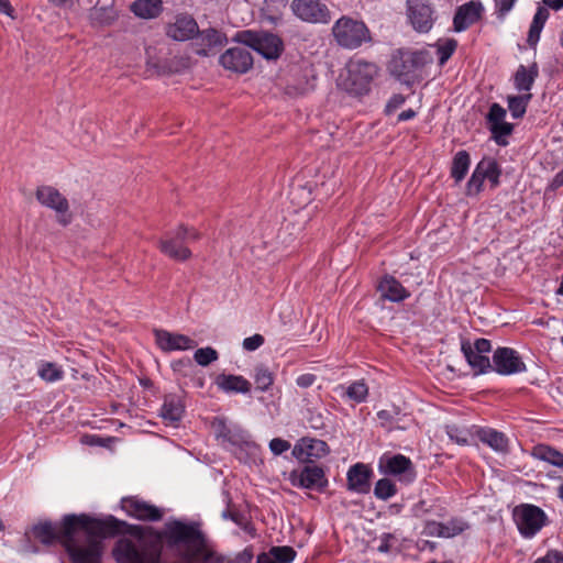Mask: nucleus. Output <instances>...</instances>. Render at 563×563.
Wrapping results in <instances>:
<instances>
[{
	"instance_id": "nucleus-1",
	"label": "nucleus",
	"mask_w": 563,
	"mask_h": 563,
	"mask_svg": "<svg viewBox=\"0 0 563 563\" xmlns=\"http://www.w3.org/2000/svg\"><path fill=\"white\" fill-rule=\"evenodd\" d=\"M119 519L108 516L93 518L87 514H68L64 522V550L70 563H101L104 552L103 539L109 537Z\"/></svg>"
},
{
	"instance_id": "nucleus-2",
	"label": "nucleus",
	"mask_w": 563,
	"mask_h": 563,
	"mask_svg": "<svg viewBox=\"0 0 563 563\" xmlns=\"http://www.w3.org/2000/svg\"><path fill=\"white\" fill-rule=\"evenodd\" d=\"M162 541L177 551L183 563L208 562L210 553L206 551V539L198 522H185L178 519L168 520L164 530L159 531Z\"/></svg>"
},
{
	"instance_id": "nucleus-3",
	"label": "nucleus",
	"mask_w": 563,
	"mask_h": 563,
	"mask_svg": "<svg viewBox=\"0 0 563 563\" xmlns=\"http://www.w3.org/2000/svg\"><path fill=\"white\" fill-rule=\"evenodd\" d=\"M380 68L374 62L364 58H351L338 78V87L355 98L371 93L375 80L379 77Z\"/></svg>"
},
{
	"instance_id": "nucleus-4",
	"label": "nucleus",
	"mask_w": 563,
	"mask_h": 563,
	"mask_svg": "<svg viewBox=\"0 0 563 563\" xmlns=\"http://www.w3.org/2000/svg\"><path fill=\"white\" fill-rule=\"evenodd\" d=\"M331 35L339 47L347 51L358 49L373 42L372 32L366 23L351 15H342L334 21Z\"/></svg>"
},
{
	"instance_id": "nucleus-5",
	"label": "nucleus",
	"mask_w": 563,
	"mask_h": 563,
	"mask_svg": "<svg viewBox=\"0 0 563 563\" xmlns=\"http://www.w3.org/2000/svg\"><path fill=\"white\" fill-rule=\"evenodd\" d=\"M235 40L256 51L267 60H277L284 53V41L274 33L267 31H240Z\"/></svg>"
},
{
	"instance_id": "nucleus-6",
	"label": "nucleus",
	"mask_w": 563,
	"mask_h": 563,
	"mask_svg": "<svg viewBox=\"0 0 563 563\" xmlns=\"http://www.w3.org/2000/svg\"><path fill=\"white\" fill-rule=\"evenodd\" d=\"M432 62L429 52L424 49H396L388 64L390 74L398 79L407 78L416 70Z\"/></svg>"
},
{
	"instance_id": "nucleus-7",
	"label": "nucleus",
	"mask_w": 563,
	"mask_h": 563,
	"mask_svg": "<svg viewBox=\"0 0 563 563\" xmlns=\"http://www.w3.org/2000/svg\"><path fill=\"white\" fill-rule=\"evenodd\" d=\"M35 197L43 207L52 209L56 212L57 222L59 224L67 227L71 222L69 202L57 188L49 185L38 186L35 191Z\"/></svg>"
},
{
	"instance_id": "nucleus-8",
	"label": "nucleus",
	"mask_w": 563,
	"mask_h": 563,
	"mask_svg": "<svg viewBox=\"0 0 563 563\" xmlns=\"http://www.w3.org/2000/svg\"><path fill=\"white\" fill-rule=\"evenodd\" d=\"M198 238L199 233L196 230L179 227L174 236L163 239L159 242V250L175 261H186L191 255L187 244Z\"/></svg>"
},
{
	"instance_id": "nucleus-9",
	"label": "nucleus",
	"mask_w": 563,
	"mask_h": 563,
	"mask_svg": "<svg viewBox=\"0 0 563 563\" xmlns=\"http://www.w3.org/2000/svg\"><path fill=\"white\" fill-rule=\"evenodd\" d=\"M291 12L302 22L310 24H328L331 21V11L320 0H292Z\"/></svg>"
},
{
	"instance_id": "nucleus-10",
	"label": "nucleus",
	"mask_w": 563,
	"mask_h": 563,
	"mask_svg": "<svg viewBox=\"0 0 563 563\" xmlns=\"http://www.w3.org/2000/svg\"><path fill=\"white\" fill-rule=\"evenodd\" d=\"M514 518L520 533L527 538L533 537L545 523L544 511L533 505H521L514 511Z\"/></svg>"
},
{
	"instance_id": "nucleus-11",
	"label": "nucleus",
	"mask_w": 563,
	"mask_h": 563,
	"mask_svg": "<svg viewBox=\"0 0 563 563\" xmlns=\"http://www.w3.org/2000/svg\"><path fill=\"white\" fill-rule=\"evenodd\" d=\"M122 510L131 518L140 521H161L164 512L157 506L137 496L123 497L120 501Z\"/></svg>"
},
{
	"instance_id": "nucleus-12",
	"label": "nucleus",
	"mask_w": 563,
	"mask_h": 563,
	"mask_svg": "<svg viewBox=\"0 0 563 563\" xmlns=\"http://www.w3.org/2000/svg\"><path fill=\"white\" fill-rule=\"evenodd\" d=\"M407 15L419 33H428L433 26V10L428 0H407Z\"/></svg>"
},
{
	"instance_id": "nucleus-13",
	"label": "nucleus",
	"mask_w": 563,
	"mask_h": 563,
	"mask_svg": "<svg viewBox=\"0 0 563 563\" xmlns=\"http://www.w3.org/2000/svg\"><path fill=\"white\" fill-rule=\"evenodd\" d=\"M494 369L500 375H512L526 371L518 352L510 347H498L493 355Z\"/></svg>"
},
{
	"instance_id": "nucleus-14",
	"label": "nucleus",
	"mask_w": 563,
	"mask_h": 563,
	"mask_svg": "<svg viewBox=\"0 0 563 563\" xmlns=\"http://www.w3.org/2000/svg\"><path fill=\"white\" fill-rule=\"evenodd\" d=\"M379 467L384 474L399 476L400 481L410 483L416 477L413 465L409 457L402 454L383 456Z\"/></svg>"
},
{
	"instance_id": "nucleus-15",
	"label": "nucleus",
	"mask_w": 563,
	"mask_h": 563,
	"mask_svg": "<svg viewBox=\"0 0 563 563\" xmlns=\"http://www.w3.org/2000/svg\"><path fill=\"white\" fill-rule=\"evenodd\" d=\"M153 333L157 346L163 352L187 351L197 346V342L185 334L169 332L164 329H155Z\"/></svg>"
},
{
	"instance_id": "nucleus-16",
	"label": "nucleus",
	"mask_w": 563,
	"mask_h": 563,
	"mask_svg": "<svg viewBox=\"0 0 563 563\" xmlns=\"http://www.w3.org/2000/svg\"><path fill=\"white\" fill-rule=\"evenodd\" d=\"M484 13V5L478 0L468 1L460 5L453 18L454 31L462 32L478 22Z\"/></svg>"
},
{
	"instance_id": "nucleus-17",
	"label": "nucleus",
	"mask_w": 563,
	"mask_h": 563,
	"mask_svg": "<svg viewBox=\"0 0 563 563\" xmlns=\"http://www.w3.org/2000/svg\"><path fill=\"white\" fill-rule=\"evenodd\" d=\"M220 64L230 71L245 74L253 66V57L245 47H232L221 55Z\"/></svg>"
},
{
	"instance_id": "nucleus-18",
	"label": "nucleus",
	"mask_w": 563,
	"mask_h": 563,
	"mask_svg": "<svg viewBox=\"0 0 563 563\" xmlns=\"http://www.w3.org/2000/svg\"><path fill=\"white\" fill-rule=\"evenodd\" d=\"M290 479L294 486L322 490L328 481L323 470L319 466H305L300 472H292Z\"/></svg>"
},
{
	"instance_id": "nucleus-19",
	"label": "nucleus",
	"mask_w": 563,
	"mask_h": 563,
	"mask_svg": "<svg viewBox=\"0 0 563 563\" xmlns=\"http://www.w3.org/2000/svg\"><path fill=\"white\" fill-rule=\"evenodd\" d=\"M66 518L67 515L63 516L59 522L46 520L33 526L32 532L34 538L44 545L59 543L62 547H64L65 538L63 536V531Z\"/></svg>"
},
{
	"instance_id": "nucleus-20",
	"label": "nucleus",
	"mask_w": 563,
	"mask_h": 563,
	"mask_svg": "<svg viewBox=\"0 0 563 563\" xmlns=\"http://www.w3.org/2000/svg\"><path fill=\"white\" fill-rule=\"evenodd\" d=\"M166 34L175 41H187L199 34V26L196 20L186 13L178 14L173 23L166 25Z\"/></svg>"
},
{
	"instance_id": "nucleus-21",
	"label": "nucleus",
	"mask_w": 563,
	"mask_h": 563,
	"mask_svg": "<svg viewBox=\"0 0 563 563\" xmlns=\"http://www.w3.org/2000/svg\"><path fill=\"white\" fill-rule=\"evenodd\" d=\"M329 452L328 444L322 440L302 438L294 446L292 454L300 461L321 457Z\"/></svg>"
},
{
	"instance_id": "nucleus-22",
	"label": "nucleus",
	"mask_w": 563,
	"mask_h": 563,
	"mask_svg": "<svg viewBox=\"0 0 563 563\" xmlns=\"http://www.w3.org/2000/svg\"><path fill=\"white\" fill-rule=\"evenodd\" d=\"M475 435L482 443L489 446L497 453L505 454L509 451V439L504 432L493 428L483 427L475 430Z\"/></svg>"
},
{
	"instance_id": "nucleus-23",
	"label": "nucleus",
	"mask_w": 563,
	"mask_h": 563,
	"mask_svg": "<svg viewBox=\"0 0 563 563\" xmlns=\"http://www.w3.org/2000/svg\"><path fill=\"white\" fill-rule=\"evenodd\" d=\"M372 470L362 463L353 465L347 472V487L350 490L366 494L369 492Z\"/></svg>"
},
{
	"instance_id": "nucleus-24",
	"label": "nucleus",
	"mask_w": 563,
	"mask_h": 563,
	"mask_svg": "<svg viewBox=\"0 0 563 563\" xmlns=\"http://www.w3.org/2000/svg\"><path fill=\"white\" fill-rule=\"evenodd\" d=\"M213 433L223 444L239 445L243 442V431L235 424L228 423L224 418L213 419Z\"/></svg>"
},
{
	"instance_id": "nucleus-25",
	"label": "nucleus",
	"mask_w": 563,
	"mask_h": 563,
	"mask_svg": "<svg viewBox=\"0 0 563 563\" xmlns=\"http://www.w3.org/2000/svg\"><path fill=\"white\" fill-rule=\"evenodd\" d=\"M378 291L384 299L399 302L410 297V292L394 276H384L378 286Z\"/></svg>"
},
{
	"instance_id": "nucleus-26",
	"label": "nucleus",
	"mask_w": 563,
	"mask_h": 563,
	"mask_svg": "<svg viewBox=\"0 0 563 563\" xmlns=\"http://www.w3.org/2000/svg\"><path fill=\"white\" fill-rule=\"evenodd\" d=\"M214 383L227 394H247L252 388V384L241 375L222 373L216 377Z\"/></svg>"
},
{
	"instance_id": "nucleus-27",
	"label": "nucleus",
	"mask_w": 563,
	"mask_h": 563,
	"mask_svg": "<svg viewBox=\"0 0 563 563\" xmlns=\"http://www.w3.org/2000/svg\"><path fill=\"white\" fill-rule=\"evenodd\" d=\"M185 406L177 395H166L161 408V417L168 424H176L183 418Z\"/></svg>"
},
{
	"instance_id": "nucleus-28",
	"label": "nucleus",
	"mask_w": 563,
	"mask_h": 563,
	"mask_svg": "<svg viewBox=\"0 0 563 563\" xmlns=\"http://www.w3.org/2000/svg\"><path fill=\"white\" fill-rule=\"evenodd\" d=\"M461 350L475 375L484 374L490 368H494V365L490 364L489 357L485 354H479L478 352L473 351V346L470 342H462Z\"/></svg>"
},
{
	"instance_id": "nucleus-29",
	"label": "nucleus",
	"mask_w": 563,
	"mask_h": 563,
	"mask_svg": "<svg viewBox=\"0 0 563 563\" xmlns=\"http://www.w3.org/2000/svg\"><path fill=\"white\" fill-rule=\"evenodd\" d=\"M539 76V67L537 63L530 66L520 65L514 76V85L518 91H530L537 77Z\"/></svg>"
},
{
	"instance_id": "nucleus-30",
	"label": "nucleus",
	"mask_w": 563,
	"mask_h": 563,
	"mask_svg": "<svg viewBox=\"0 0 563 563\" xmlns=\"http://www.w3.org/2000/svg\"><path fill=\"white\" fill-rule=\"evenodd\" d=\"M295 558L296 551L291 547H272L268 552L257 555L256 563H291Z\"/></svg>"
},
{
	"instance_id": "nucleus-31",
	"label": "nucleus",
	"mask_w": 563,
	"mask_h": 563,
	"mask_svg": "<svg viewBox=\"0 0 563 563\" xmlns=\"http://www.w3.org/2000/svg\"><path fill=\"white\" fill-rule=\"evenodd\" d=\"M531 455L540 461L556 467H563V453L549 444H537L531 450Z\"/></svg>"
},
{
	"instance_id": "nucleus-32",
	"label": "nucleus",
	"mask_w": 563,
	"mask_h": 563,
	"mask_svg": "<svg viewBox=\"0 0 563 563\" xmlns=\"http://www.w3.org/2000/svg\"><path fill=\"white\" fill-rule=\"evenodd\" d=\"M130 9L139 18L153 19L162 11V0H135Z\"/></svg>"
},
{
	"instance_id": "nucleus-33",
	"label": "nucleus",
	"mask_w": 563,
	"mask_h": 563,
	"mask_svg": "<svg viewBox=\"0 0 563 563\" xmlns=\"http://www.w3.org/2000/svg\"><path fill=\"white\" fill-rule=\"evenodd\" d=\"M117 19L113 9L107 7H95L89 12V22L92 27L99 29L110 26Z\"/></svg>"
},
{
	"instance_id": "nucleus-34",
	"label": "nucleus",
	"mask_w": 563,
	"mask_h": 563,
	"mask_svg": "<svg viewBox=\"0 0 563 563\" xmlns=\"http://www.w3.org/2000/svg\"><path fill=\"white\" fill-rule=\"evenodd\" d=\"M476 168L484 176L485 179H488L492 183L493 187H497L499 185V177L501 170L495 158L484 157L476 165Z\"/></svg>"
},
{
	"instance_id": "nucleus-35",
	"label": "nucleus",
	"mask_w": 563,
	"mask_h": 563,
	"mask_svg": "<svg viewBox=\"0 0 563 563\" xmlns=\"http://www.w3.org/2000/svg\"><path fill=\"white\" fill-rule=\"evenodd\" d=\"M471 165V157L466 151H459L452 162L451 176L460 183L466 176Z\"/></svg>"
},
{
	"instance_id": "nucleus-36",
	"label": "nucleus",
	"mask_w": 563,
	"mask_h": 563,
	"mask_svg": "<svg viewBox=\"0 0 563 563\" xmlns=\"http://www.w3.org/2000/svg\"><path fill=\"white\" fill-rule=\"evenodd\" d=\"M532 99V95L530 92L521 96H509L508 109L515 119H520L525 115L527 111V107Z\"/></svg>"
},
{
	"instance_id": "nucleus-37",
	"label": "nucleus",
	"mask_w": 563,
	"mask_h": 563,
	"mask_svg": "<svg viewBox=\"0 0 563 563\" xmlns=\"http://www.w3.org/2000/svg\"><path fill=\"white\" fill-rule=\"evenodd\" d=\"M37 375L47 383H55L64 378V371L53 362H43L38 367Z\"/></svg>"
},
{
	"instance_id": "nucleus-38",
	"label": "nucleus",
	"mask_w": 563,
	"mask_h": 563,
	"mask_svg": "<svg viewBox=\"0 0 563 563\" xmlns=\"http://www.w3.org/2000/svg\"><path fill=\"white\" fill-rule=\"evenodd\" d=\"M400 412L397 408L393 410H380L377 412L378 419L382 421L383 426H387L389 429H406L407 426H400V421L406 418L404 415L402 418L399 417Z\"/></svg>"
},
{
	"instance_id": "nucleus-39",
	"label": "nucleus",
	"mask_w": 563,
	"mask_h": 563,
	"mask_svg": "<svg viewBox=\"0 0 563 563\" xmlns=\"http://www.w3.org/2000/svg\"><path fill=\"white\" fill-rule=\"evenodd\" d=\"M442 538H453L468 529L467 522L460 518H452L448 522H442Z\"/></svg>"
},
{
	"instance_id": "nucleus-40",
	"label": "nucleus",
	"mask_w": 563,
	"mask_h": 563,
	"mask_svg": "<svg viewBox=\"0 0 563 563\" xmlns=\"http://www.w3.org/2000/svg\"><path fill=\"white\" fill-rule=\"evenodd\" d=\"M396 485L388 478H380L375 484L374 495L382 500H387L396 495Z\"/></svg>"
},
{
	"instance_id": "nucleus-41",
	"label": "nucleus",
	"mask_w": 563,
	"mask_h": 563,
	"mask_svg": "<svg viewBox=\"0 0 563 563\" xmlns=\"http://www.w3.org/2000/svg\"><path fill=\"white\" fill-rule=\"evenodd\" d=\"M254 380L257 389L265 391L267 390L274 383L273 373L267 367H256Z\"/></svg>"
},
{
	"instance_id": "nucleus-42",
	"label": "nucleus",
	"mask_w": 563,
	"mask_h": 563,
	"mask_svg": "<svg viewBox=\"0 0 563 563\" xmlns=\"http://www.w3.org/2000/svg\"><path fill=\"white\" fill-rule=\"evenodd\" d=\"M346 396L356 401L363 402L368 394V388L363 380L352 383L346 389Z\"/></svg>"
},
{
	"instance_id": "nucleus-43",
	"label": "nucleus",
	"mask_w": 563,
	"mask_h": 563,
	"mask_svg": "<svg viewBox=\"0 0 563 563\" xmlns=\"http://www.w3.org/2000/svg\"><path fill=\"white\" fill-rule=\"evenodd\" d=\"M457 46L454 38H449L443 43L438 44V56L440 65H443L453 55Z\"/></svg>"
},
{
	"instance_id": "nucleus-44",
	"label": "nucleus",
	"mask_w": 563,
	"mask_h": 563,
	"mask_svg": "<svg viewBox=\"0 0 563 563\" xmlns=\"http://www.w3.org/2000/svg\"><path fill=\"white\" fill-rule=\"evenodd\" d=\"M512 129H514L512 124L505 122V121L496 123L490 126V131L494 134L497 144H499V145L507 144V142L501 140V137L510 135L512 132Z\"/></svg>"
},
{
	"instance_id": "nucleus-45",
	"label": "nucleus",
	"mask_w": 563,
	"mask_h": 563,
	"mask_svg": "<svg viewBox=\"0 0 563 563\" xmlns=\"http://www.w3.org/2000/svg\"><path fill=\"white\" fill-rule=\"evenodd\" d=\"M446 433L457 444H467L470 432L465 428L455 424L446 426Z\"/></svg>"
},
{
	"instance_id": "nucleus-46",
	"label": "nucleus",
	"mask_w": 563,
	"mask_h": 563,
	"mask_svg": "<svg viewBox=\"0 0 563 563\" xmlns=\"http://www.w3.org/2000/svg\"><path fill=\"white\" fill-rule=\"evenodd\" d=\"M484 180H485L484 176L475 167V169L466 185L467 195L472 196V195L479 194L483 188Z\"/></svg>"
},
{
	"instance_id": "nucleus-47",
	"label": "nucleus",
	"mask_w": 563,
	"mask_h": 563,
	"mask_svg": "<svg viewBox=\"0 0 563 563\" xmlns=\"http://www.w3.org/2000/svg\"><path fill=\"white\" fill-rule=\"evenodd\" d=\"M506 110L498 103H493L487 114V120L492 125L505 121Z\"/></svg>"
},
{
	"instance_id": "nucleus-48",
	"label": "nucleus",
	"mask_w": 563,
	"mask_h": 563,
	"mask_svg": "<svg viewBox=\"0 0 563 563\" xmlns=\"http://www.w3.org/2000/svg\"><path fill=\"white\" fill-rule=\"evenodd\" d=\"M442 522L430 520L424 523L422 533L428 537L442 538Z\"/></svg>"
},
{
	"instance_id": "nucleus-49",
	"label": "nucleus",
	"mask_w": 563,
	"mask_h": 563,
	"mask_svg": "<svg viewBox=\"0 0 563 563\" xmlns=\"http://www.w3.org/2000/svg\"><path fill=\"white\" fill-rule=\"evenodd\" d=\"M194 358L201 366L211 364V346L198 349L195 352Z\"/></svg>"
},
{
	"instance_id": "nucleus-50",
	"label": "nucleus",
	"mask_w": 563,
	"mask_h": 563,
	"mask_svg": "<svg viewBox=\"0 0 563 563\" xmlns=\"http://www.w3.org/2000/svg\"><path fill=\"white\" fill-rule=\"evenodd\" d=\"M269 449L275 455H280L290 449V443L284 439L275 438L271 440Z\"/></svg>"
},
{
	"instance_id": "nucleus-51",
	"label": "nucleus",
	"mask_w": 563,
	"mask_h": 563,
	"mask_svg": "<svg viewBox=\"0 0 563 563\" xmlns=\"http://www.w3.org/2000/svg\"><path fill=\"white\" fill-rule=\"evenodd\" d=\"M498 18L504 19L517 0H494Z\"/></svg>"
},
{
	"instance_id": "nucleus-52",
	"label": "nucleus",
	"mask_w": 563,
	"mask_h": 563,
	"mask_svg": "<svg viewBox=\"0 0 563 563\" xmlns=\"http://www.w3.org/2000/svg\"><path fill=\"white\" fill-rule=\"evenodd\" d=\"M263 344H264V336L261 334H254L252 336L244 339V341H243V347L246 351H255Z\"/></svg>"
},
{
	"instance_id": "nucleus-53",
	"label": "nucleus",
	"mask_w": 563,
	"mask_h": 563,
	"mask_svg": "<svg viewBox=\"0 0 563 563\" xmlns=\"http://www.w3.org/2000/svg\"><path fill=\"white\" fill-rule=\"evenodd\" d=\"M405 97L400 93L394 95L386 104L385 112L386 114L393 113L399 107H401L405 102Z\"/></svg>"
},
{
	"instance_id": "nucleus-54",
	"label": "nucleus",
	"mask_w": 563,
	"mask_h": 563,
	"mask_svg": "<svg viewBox=\"0 0 563 563\" xmlns=\"http://www.w3.org/2000/svg\"><path fill=\"white\" fill-rule=\"evenodd\" d=\"M549 19V11L543 8V7H539L534 16H533V20H532V25L534 26H538V27H541L543 29L547 20Z\"/></svg>"
},
{
	"instance_id": "nucleus-55",
	"label": "nucleus",
	"mask_w": 563,
	"mask_h": 563,
	"mask_svg": "<svg viewBox=\"0 0 563 563\" xmlns=\"http://www.w3.org/2000/svg\"><path fill=\"white\" fill-rule=\"evenodd\" d=\"M534 563H563V554L558 551H549L544 556L536 560Z\"/></svg>"
},
{
	"instance_id": "nucleus-56",
	"label": "nucleus",
	"mask_w": 563,
	"mask_h": 563,
	"mask_svg": "<svg viewBox=\"0 0 563 563\" xmlns=\"http://www.w3.org/2000/svg\"><path fill=\"white\" fill-rule=\"evenodd\" d=\"M472 346L473 351H476L479 354L482 353L485 355H487V353H489L492 349L490 341L487 339H477Z\"/></svg>"
},
{
	"instance_id": "nucleus-57",
	"label": "nucleus",
	"mask_w": 563,
	"mask_h": 563,
	"mask_svg": "<svg viewBox=\"0 0 563 563\" xmlns=\"http://www.w3.org/2000/svg\"><path fill=\"white\" fill-rule=\"evenodd\" d=\"M316 380H317L316 375L307 373V374H302V375L298 376L296 379V383L301 388H308V387L312 386Z\"/></svg>"
},
{
	"instance_id": "nucleus-58",
	"label": "nucleus",
	"mask_w": 563,
	"mask_h": 563,
	"mask_svg": "<svg viewBox=\"0 0 563 563\" xmlns=\"http://www.w3.org/2000/svg\"><path fill=\"white\" fill-rule=\"evenodd\" d=\"M541 31V27L534 26L532 24L530 25L527 42L531 47H534L539 42Z\"/></svg>"
},
{
	"instance_id": "nucleus-59",
	"label": "nucleus",
	"mask_w": 563,
	"mask_h": 563,
	"mask_svg": "<svg viewBox=\"0 0 563 563\" xmlns=\"http://www.w3.org/2000/svg\"><path fill=\"white\" fill-rule=\"evenodd\" d=\"M223 516L224 517L230 516V518L240 527L245 528L247 525V520H246L245 516L240 514L239 511H233V510L229 509L223 512Z\"/></svg>"
},
{
	"instance_id": "nucleus-60",
	"label": "nucleus",
	"mask_w": 563,
	"mask_h": 563,
	"mask_svg": "<svg viewBox=\"0 0 563 563\" xmlns=\"http://www.w3.org/2000/svg\"><path fill=\"white\" fill-rule=\"evenodd\" d=\"M253 559V551L252 549H244L242 552H240L234 560L228 563H251Z\"/></svg>"
},
{
	"instance_id": "nucleus-61",
	"label": "nucleus",
	"mask_w": 563,
	"mask_h": 563,
	"mask_svg": "<svg viewBox=\"0 0 563 563\" xmlns=\"http://www.w3.org/2000/svg\"><path fill=\"white\" fill-rule=\"evenodd\" d=\"M184 367L188 368V372L186 371L185 375L192 372L194 365L189 357H186V358H183V360H179V361H176L173 363L174 371H181Z\"/></svg>"
},
{
	"instance_id": "nucleus-62",
	"label": "nucleus",
	"mask_w": 563,
	"mask_h": 563,
	"mask_svg": "<svg viewBox=\"0 0 563 563\" xmlns=\"http://www.w3.org/2000/svg\"><path fill=\"white\" fill-rule=\"evenodd\" d=\"M192 373V376H191V386L194 388H197V389H200V388H203L205 386V379L203 377L200 375V373L198 372H195L194 371L191 372Z\"/></svg>"
},
{
	"instance_id": "nucleus-63",
	"label": "nucleus",
	"mask_w": 563,
	"mask_h": 563,
	"mask_svg": "<svg viewBox=\"0 0 563 563\" xmlns=\"http://www.w3.org/2000/svg\"><path fill=\"white\" fill-rule=\"evenodd\" d=\"M563 186V169L559 172L552 179L550 184V188L552 190H556L558 188Z\"/></svg>"
},
{
	"instance_id": "nucleus-64",
	"label": "nucleus",
	"mask_w": 563,
	"mask_h": 563,
	"mask_svg": "<svg viewBox=\"0 0 563 563\" xmlns=\"http://www.w3.org/2000/svg\"><path fill=\"white\" fill-rule=\"evenodd\" d=\"M13 11L9 0H0V13L12 16Z\"/></svg>"
}]
</instances>
